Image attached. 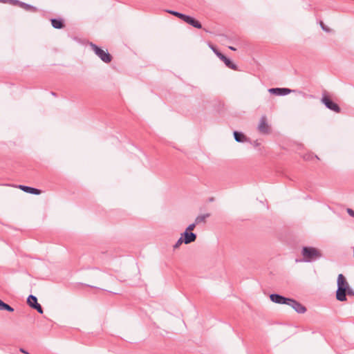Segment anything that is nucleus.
Here are the masks:
<instances>
[{
	"mask_svg": "<svg viewBox=\"0 0 354 354\" xmlns=\"http://www.w3.org/2000/svg\"><path fill=\"white\" fill-rule=\"evenodd\" d=\"M167 12L169 13L180 18V19L183 20L185 22L187 23L188 24L192 26L194 28H202L201 24L198 21L196 20L195 19H194L193 17H192L190 16L180 13L176 11H174V10H167Z\"/></svg>",
	"mask_w": 354,
	"mask_h": 354,
	"instance_id": "7ed1b4c3",
	"label": "nucleus"
},
{
	"mask_svg": "<svg viewBox=\"0 0 354 354\" xmlns=\"http://www.w3.org/2000/svg\"><path fill=\"white\" fill-rule=\"evenodd\" d=\"M270 300L276 304L288 305L290 298L284 297L278 294H272L270 295Z\"/></svg>",
	"mask_w": 354,
	"mask_h": 354,
	"instance_id": "423d86ee",
	"label": "nucleus"
},
{
	"mask_svg": "<svg viewBox=\"0 0 354 354\" xmlns=\"http://www.w3.org/2000/svg\"><path fill=\"white\" fill-rule=\"evenodd\" d=\"M27 303L31 308H33V306L38 303L37 299L35 296L30 295L27 299Z\"/></svg>",
	"mask_w": 354,
	"mask_h": 354,
	"instance_id": "a211bd4d",
	"label": "nucleus"
},
{
	"mask_svg": "<svg viewBox=\"0 0 354 354\" xmlns=\"http://www.w3.org/2000/svg\"><path fill=\"white\" fill-rule=\"evenodd\" d=\"M90 46L91 50L95 53V54L100 58V59L104 63L109 64L112 60V56L108 53L107 50H104L97 45L91 43Z\"/></svg>",
	"mask_w": 354,
	"mask_h": 354,
	"instance_id": "f03ea898",
	"label": "nucleus"
},
{
	"mask_svg": "<svg viewBox=\"0 0 354 354\" xmlns=\"http://www.w3.org/2000/svg\"><path fill=\"white\" fill-rule=\"evenodd\" d=\"M348 289H345L343 287H337L336 291V298L338 301H344L346 300V291Z\"/></svg>",
	"mask_w": 354,
	"mask_h": 354,
	"instance_id": "9d476101",
	"label": "nucleus"
},
{
	"mask_svg": "<svg viewBox=\"0 0 354 354\" xmlns=\"http://www.w3.org/2000/svg\"><path fill=\"white\" fill-rule=\"evenodd\" d=\"M229 48L232 50H236V49L234 48L233 46H229Z\"/></svg>",
	"mask_w": 354,
	"mask_h": 354,
	"instance_id": "cd10ccee",
	"label": "nucleus"
},
{
	"mask_svg": "<svg viewBox=\"0 0 354 354\" xmlns=\"http://www.w3.org/2000/svg\"><path fill=\"white\" fill-rule=\"evenodd\" d=\"M301 254L305 262L313 261L322 257L320 250L313 247H304L301 250Z\"/></svg>",
	"mask_w": 354,
	"mask_h": 354,
	"instance_id": "f257e3e1",
	"label": "nucleus"
},
{
	"mask_svg": "<svg viewBox=\"0 0 354 354\" xmlns=\"http://www.w3.org/2000/svg\"><path fill=\"white\" fill-rule=\"evenodd\" d=\"M18 187L25 192H27V193H30V194H36V195H38V194H40L41 193V191L40 189H36V188H33V187H28V186H26V185H19Z\"/></svg>",
	"mask_w": 354,
	"mask_h": 354,
	"instance_id": "9b49d317",
	"label": "nucleus"
},
{
	"mask_svg": "<svg viewBox=\"0 0 354 354\" xmlns=\"http://www.w3.org/2000/svg\"><path fill=\"white\" fill-rule=\"evenodd\" d=\"M209 216H210L209 214H205L199 215L196 218L195 222L197 225H198L201 223H205L206 218Z\"/></svg>",
	"mask_w": 354,
	"mask_h": 354,
	"instance_id": "f3484780",
	"label": "nucleus"
},
{
	"mask_svg": "<svg viewBox=\"0 0 354 354\" xmlns=\"http://www.w3.org/2000/svg\"><path fill=\"white\" fill-rule=\"evenodd\" d=\"M218 58L222 60L225 64L226 65V66H227L229 68H231V69H233V70H236V66L233 64L230 59H228L227 57H225L223 54H219L218 55Z\"/></svg>",
	"mask_w": 354,
	"mask_h": 354,
	"instance_id": "f8f14e48",
	"label": "nucleus"
},
{
	"mask_svg": "<svg viewBox=\"0 0 354 354\" xmlns=\"http://www.w3.org/2000/svg\"><path fill=\"white\" fill-rule=\"evenodd\" d=\"M184 243L183 240V236H180L179 238V239L177 241V242L174 245L173 248L174 250L180 247V245Z\"/></svg>",
	"mask_w": 354,
	"mask_h": 354,
	"instance_id": "6ab92c4d",
	"label": "nucleus"
},
{
	"mask_svg": "<svg viewBox=\"0 0 354 354\" xmlns=\"http://www.w3.org/2000/svg\"><path fill=\"white\" fill-rule=\"evenodd\" d=\"M346 294L348 295H354V291L350 287H348L346 291Z\"/></svg>",
	"mask_w": 354,
	"mask_h": 354,
	"instance_id": "393cba45",
	"label": "nucleus"
},
{
	"mask_svg": "<svg viewBox=\"0 0 354 354\" xmlns=\"http://www.w3.org/2000/svg\"><path fill=\"white\" fill-rule=\"evenodd\" d=\"M3 305H4V302L0 299V310H1Z\"/></svg>",
	"mask_w": 354,
	"mask_h": 354,
	"instance_id": "bb28decb",
	"label": "nucleus"
},
{
	"mask_svg": "<svg viewBox=\"0 0 354 354\" xmlns=\"http://www.w3.org/2000/svg\"><path fill=\"white\" fill-rule=\"evenodd\" d=\"M211 48L214 51V53L216 55V56L218 57L219 54H222L219 50H218L215 47L213 46H211Z\"/></svg>",
	"mask_w": 354,
	"mask_h": 354,
	"instance_id": "b1692460",
	"label": "nucleus"
},
{
	"mask_svg": "<svg viewBox=\"0 0 354 354\" xmlns=\"http://www.w3.org/2000/svg\"><path fill=\"white\" fill-rule=\"evenodd\" d=\"M234 136L236 141L239 142H243L246 140V138L245 135H243L242 133L234 131Z\"/></svg>",
	"mask_w": 354,
	"mask_h": 354,
	"instance_id": "dca6fc26",
	"label": "nucleus"
},
{
	"mask_svg": "<svg viewBox=\"0 0 354 354\" xmlns=\"http://www.w3.org/2000/svg\"><path fill=\"white\" fill-rule=\"evenodd\" d=\"M196 225H197V224L196 223V222H194V223H192V224H190V225L187 227V229H186V230H185V231H187V232H192V231L194 230V228H195V227H196Z\"/></svg>",
	"mask_w": 354,
	"mask_h": 354,
	"instance_id": "4be33fe9",
	"label": "nucleus"
},
{
	"mask_svg": "<svg viewBox=\"0 0 354 354\" xmlns=\"http://www.w3.org/2000/svg\"><path fill=\"white\" fill-rule=\"evenodd\" d=\"M268 91L277 95H286L289 94L291 92V90L286 88H270Z\"/></svg>",
	"mask_w": 354,
	"mask_h": 354,
	"instance_id": "1a4fd4ad",
	"label": "nucleus"
},
{
	"mask_svg": "<svg viewBox=\"0 0 354 354\" xmlns=\"http://www.w3.org/2000/svg\"><path fill=\"white\" fill-rule=\"evenodd\" d=\"M322 102L330 110L336 113L340 112V108L338 104L333 102L328 96L324 95L322 98Z\"/></svg>",
	"mask_w": 354,
	"mask_h": 354,
	"instance_id": "20e7f679",
	"label": "nucleus"
},
{
	"mask_svg": "<svg viewBox=\"0 0 354 354\" xmlns=\"http://www.w3.org/2000/svg\"><path fill=\"white\" fill-rule=\"evenodd\" d=\"M347 212L348 213V214L353 217H354V210L351 209H347Z\"/></svg>",
	"mask_w": 354,
	"mask_h": 354,
	"instance_id": "a878e982",
	"label": "nucleus"
},
{
	"mask_svg": "<svg viewBox=\"0 0 354 354\" xmlns=\"http://www.w3.org/2000/svg\"><path fill=\"white\" fill-rule=\"evenodd\" d=\"M337 287H343L345 288V289H348L349 287V284L347 282L346 278L342 274H339L337 277Z\"/></svg>",
	"mask_w": 354,
	"mask_h": 354,
	"instance_id": "ddd939ff",
	"label": "nucleus"
},
{
	"mask_svg": "<svg viewBox=\"0 0 354 354\" xmlns=\"http://www.w3.org/2000/svg\"><path fill=\"white\" fill-rule=\"evenodd\" d=\"M183 240L185 244H189L196 241V234L193 232L185 231L182 234Z\"/></svg>",
	"mask_w": 354,
	"mask_h": 354,
	"instance_id": "6e6552de",
	"label": "nucleus"
},
{
	"mask_svg": "<svg viewBox=\"0 0 354 354\" xmlns=\"http://www.w3.org/2000/svg\"><path fill=\"white\" fill-rule=\"evenodd\" d=\"M51 24H52L53 27L56 29H61V28H64V26L63 21L62 19H52Z\"/></svg>",
	"mask_w": 354,
	"mask_h": 354,
	"instance_id": "4468645a",
	"label": "nucleus"
},
{
	"mask_svg": "<svg viewBox=\"0 0 354 354\" xmlns=\"http://www.w3.org/2000/svg\"><path fill=\"white\" fill-rule=\"evenodd\" d=\"M320 26L322 28L323 30L327 32H329L330 31V29L328 27H326L324 24L323 23V21H320Z\"/></svg>",
	"mask_w": 354,
	"mask_h": 354,
	"instance_id": "5701e85b",
	"label": "nucleus"
},
{
	"mask_svg": "<svg viewBox=\"0 0 354 354\" xmlns=\"http://www.w3.org/2000/svg\"><path fill=\"white\" fill-rule=\"evenodd\" d=\"M1 310H7L9 312H13L14 308L12 307H11L10 306H9L8 304L4 303V305L3 306Z\"/></svg>",
	"mask_w": 354,
	"mask_h": 354,
	"instance_id": "aec40b11",
	"label": "nucleus"
},
{
	"mask_svg": "<svg viewBox=\"0 0 354 354\" xmlns=\"http://www.w3.org/2000/svg\"><path fill=\"white\" fill-rule=\"evenodd\" d=\"M258 130L260 133L267 134L270 131L269 126L266 122V116H262L258 125Z\"/></svg>",
	"mask_w": 354,
	"mask_h": 354,
	"instance_id": "0eeeda50",
	"label": "nucleus"
},
{
	"mask_svg": "<svg viewBox=\"0 0 354 354\" xmlns=\"http://www.w3.org/2000/svg\"><path fill=\"white\" fill-rule=\"evenodd\" d=\"M32 308L37 310V312L40 314L43 313V309L39 303L36 304V305H35Z\"/></svg>",
	"mask_w": 354,
	"mask_h": 354,
	"instance_id": "412c9836",
	"label": "nucleus"
},
{
	"mask_svg": "<svg viewBox=\"0 0 354 354\" xmlns=\"http://www.w3.org/2000/svg\"><path fill=\"white\" fill-rule=\"evenodd\" d=\"M288 305L291 306L298 313L303 314L306 311V308L295 299H290Z\"/></svg>",
	"mask_w": 354,
	"mask_h": 354,
	"instance_id": "39448f33",
	"label": "nucleus"
},
{
	"mask_svg": "<svg viewBox=\"0 0 354 354\" xmlns=\"http://www.w3.org/2000/svg\"><path fill=\"white\" fill-rule=\"evenodd\" d=\"M14 4H17L18 3L20 7L24 8L25 10H33L35 11L36 9L35 8L32 7V6L30 5H28V4H26L25 3H23V2H19L17 0H10Z\"/></svg>",
	"mask_w": 354,
	"mask_h": 354,
	"instance_id": "2eb2a0df",
	"label": "nucleus"
}]
</instances>
